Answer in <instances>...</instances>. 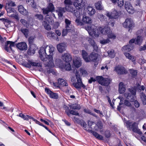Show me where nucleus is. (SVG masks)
<instances>
[{
	"mask_svg": "<svg viewBox=\"0 0 146 146\" xmlns=\"http://www.w3.org/2000/svg\"><path fill=\"white\" fill-rule=\"evenodd\" d=\"M21 31L23 33V34L25 35L27 37V36L28 35L29 31L27 29H21Z\"/></svg>",
	"mask_w": 146,
	"mask_h": 146,
	"instance_id": "nucleus-55",
	"label": "nucleus"
},
{
	"mask_svg": "<svg viewBox=\"0 0 146 146\" xmlns=\"http://www.w3.org/2000/svg\"><path fill=\"white\" fill-rule=\"evenodd\" d=\"M36 49V47L35 44H31L29 49V52H30L31 53V54H34L35 53V50Z\"/></svg>",
	"mask_w": 146,
	"mask_h": 146,
	"instance_id": "nucleus-38",
	"label": "nucleus"
},
{
	"mask_svg": "<svg viewBox=\"0 0 146 146\" xmlns=\"http://www.w3.org/2000/svg\"><path fill=\"white\" fill-rule=\"evenodd\" d=\"M64 66V67L62 68H64L66 70L69 71L71 69L70 64L68 62H66Z\"/></svg>",
	"mask_w": 146,
	"mask_h": 146,
	"instance_id": "nucleus-50",
	"label": "nucleus"
},
{
	"mask_svg": "<svg viewBox=\"0 0 146 146\" xmlns=\"http://www.w3.org/2000/svg\"><path fill=\"white\" fill-rule=\"evenodd\" d=\"M55 51V48L52 45H47L41 47L39 51V56L43 61H47L46 65L49 67L54 66L52 56Z\"/></svg>",
	"mask_w": 146,
	"mask_h": 146,
	"instance_id": "nucleus-1",
	"label": "nucleus"
},
{
	"mask_svg": "<svg viewBox=\"0 0 146 146\" xmlns=\"http://www.w3.org/2000/svg\"><path fill=\"white\" fill-rule=\"evenodd\" d=\"M75 22L78 25H83L82 21H81L80 20V17L79 18V15L77 16V18L75 20Z\"/></svg>",
	"mask_w": 146,
	"mask_h": 146,
	"instance_id": "nucleus-48",
	"label": "nucleus"
},
{
	"mask_svg": "<svg viewBox=\"0 0 146 146\" xmlns=\"http://www.w3.org/2000/svg\"><path fill=\"white\" fill-rule=\"evenodd\" d=\"M110 42L109 38H107L106 39H103L101 40L100 42L102 44H105L109 43Z\"/></svg>",
	"mask_w": 146,
	"mask_h": 146,
	"instance_id": "nucleus-54",
	"label": "nucleus"
},
{
	"mask_svg": "<svg viewBox=\"0 0 146 146\" xmlns=\"http://www.w3.org/2000/svg\"><path fill=\"white\" fill-rule=\"evenodd\" d=\"M65 10L68 11L73 12L75 11V8L72 6V5L65 6V8L59 7L56 10L58 15L59 17H62Z\"/></svg>",
	"mask_w": 146,
	"mask_h": 146,
	"instance_id": "nucleus-3",
	"label": "nucleus"
},
{
	"mask_svg": "<svg viewBox=\"0 0 146 146\" xmlns=\"http://www.w3.org/2000/svg\"><path fill=\"white\" fill-rule=\"evenodd\" d=\"M96 80L101 85L107 86L110 84L111 80L108 78H104L102 76H97L96 77Z\"/></svg>",
	"mask_w": 146,
	"mask_h": 146,
	"instance_id": "nucleus-5",
	"label": "nucleus"
},
{
	"mask_svg": "<svg viewBox=\"0 0 146 146\" xmlns=\"http://www.w3.org/2000/svg\"><path fill=\"white\" fill-rule=\"evenodd\" d=\"M97 16L101 21H103L106 20V17L102 14H98Z\"/></svg>",
	"mask_w": 146,
	"mask_h": 146,
	"instance_id": "nucleus-51",
	"label": "nucleus"
},
{
	"mask_svg": "<svg viewBox=\"0 0 146 146\" xmlns=\"http://www.w3.org/2000/svg\"><path fill=\"white\" fill-rule=\"evenodd\" d=\"M24 64L26 67L29 68H31V66L36 67H41L42 66L40 63L34 62L32 60H28V62H25Z\"/></svg>",
	"mask_w": 146,
	"mask_h": 146,
	"instance_id": "nucleus-13",
	"label": "nucleus"
},
{
	"mask_svg": "<svg viewBox=\"0 0 146 146\" xmlns=\"http://www.w3.org/2000/svg\"><path fill=\"white\" fill-rule=\"evenodd\" d=\"M114 70L119 74H126L127 72L123 67L119 66H116L114 68Z\"/></svg>",
	"mask_w": 146,
	"mask_h": 146,
	"instance_id": "nucleus-14",
	"label": "nucleus"
},
{
	"mask_svg": "<svg viewBox=\"0 0 146 146\" xmlns=\"http://www.w3.org/2000/svg\"><path fill=\"white\" fill-rule=\"evenodd\" d=\"M82 55L83 58L86 62H89V60L88 59V54L84 50L82 51Z\"/></svg>",
	"mask_w": 146,
	"mask_h": 146,
	"instance_id": "nucleus-37",
	"label": "nucleus"
},
{
	"mask_svg": "<svg viewBox=\"0 0 146 146\" xmlns=\"http://www.w3.org/2000/svg\"><path fill=\"white\" fill-rule=\"evenodd\" d=\"M81 64V59L80 57H76L73 59V65L76 68L80 67Z\"/></svg>",
	"mask_w": 146,
	"mask_h": 146,
	"instance_id": "nucleus-19",
	"label": "nucleus"
},
{
	"mask_svg": "<svg viewBox=\"0 0 146 146\" xmlns=\"http://www.w3.org/2000/svg\"><path fill=\"white\" fill-rule=\"evenodd\" d=\"M15 5V3L12 1H10L8 3H6V6H8L9 7H14Z\"/></svg>",
	"mask_w": 146,
	"mask_h": 146,
	"instance_id": "nucleus-59",
	"label": "nucleus"
},
{
	"mask_svg": "<svg viewBox=\"0 0 146 146\" xmlns=\"http://www.w3.org/2000/svg\"><path fill=\"white\" fill-rule=\"evenodd\" d=\"M124 105H125V106H130L131 105L130 103L128 101L126 100L125 101L124 104H123V105L122 106V107Z\"/></svg>",
	"mask_w": 146,
	"mask_h": 146,
	"instance_id": "nucleus-64",
	"label": "nucleus"
},
{
	"mask_svg": "<svg viewBox=\"0 0 146 146\" xmlns=\"http://www.w3.org/2000/svg\"><path fill=\"white\" fill-rule=\"evenodd\" d=\"M5 8L8 15H10L11 13H14L16 11L13 8L9 7L8 6H6Z\"/></svg>",
	"mask_w": 146,
	"mask_h": 146,
	"instance_id": "nucleus-41",
	"label": "nucleus"
},
{
	"mask_svg": "<svg viewBox=\"0 0 146 146\" xmlns=\"http://www.w3.org/2000/svg\"><path fill=\"white\" fill-rule=\"evenodd\" d=\"M75 74V76L76 77L77 82L74 84L73 86L76 88L80 89L82 87L84 88L85 86L82 83L81 79L78 71L76 70Z\"/></svg>",
	"mask_w": 146,
	"mask_h": 146,
	"instance_id": "nucleus-8",
	"label": "nucleus"
},
{
	"mask_svg": "<svg viewBox=\"0 0 146 146\" xmlns=\"http://www.w3.org/2000/svg\"><path fill=\"white\" fill-rule=\"evenodd\" d=\"M74 5L76 8L78 9H82L85 5L82 0H76Z\"/></svg>",
	"mask_w": 146,
	"mask_h": 146,
	"instance_id": "nucleus-15",
	"label": "nucleus"
},
{
	"mask_svg": "<svg viewBox=\"0 0 146 146\" xmlns=\"http://www.w3.org/2000/svg\"><path fill=\"white\" fill-rule=\"evenodd\" d=\"M35 17L37 19L40 20H42L43 19V17L42 15L40 14H36L35 15Z\"/></svg>",
	"mask_w": 146,
	"mask_h": 146,
	"instance_id": "nucleus-56",
	"label": "nucleus"
},
{
	"mask_svg": "<svg viewBox=\"0 0 146 146\" xmlns=\"http://www.w3.org/2000/svg\"><path fill=\"white\" fill-rule=\"evenodd\" d=\"M130 74L133 77L137 75V70H134L133 69H130L129 70Z\"/></svg>",
	"mask_w": 146,
	"mask_h": 146,
	"instance_id": "nucleus-52",
	"label": "nucleus"
},
{
	"mask_svg": "<svg viewBox=\"0 0 146 146\" xmlns=\"http://www.w3.org/2000/svg\"><path fill=\"white\" fill-rule=\"evenodd\" d=\"M112 2L115 4L116 3H117V5L118 6L121 7L123 6L124 4V1L123 0H110Z\"/></svg>",
	"mask_w": 146,
	"mask_h": 146,
	"instance_id": "nucleus-36",
	"label": "nucleus"
},
{
	"mask_svg": "<svg viewBox=\"0 0 146 146\" xmlns=\"http://www.w3.org/2000/svg\"><path fill=\"white\" fill-rule=\"evenodd\" d=\"M126 123V126L127 128L129 129H131L135 133H136L139 134H141L142 132L140 130L138 129L137 127V124L135 122H134L132 124L131 127V122L129 121H127L125 122Z\"/></svg>",
	"mask_w": 146,
	"mask_h": 146,
	"instance_id": "nucleus-7",
	"label": "nucleus"
},
{
	"mask_svg": "<svg viewBox=\"0 0 146 146\" xmlns=\"http://www.w3.org/2000/svg\"><path fill=\"white\" fill-rule=\"evenodd\" d=\"M85 29L88 31L89 35L92 36L98 37L100 34L98 30L94 25H90L85 27Z\"/></svg>",
	"mask_w": 146,
	"mask_h": 146,
	"instance_id": "nucleus-4",
	"label": "nucleus"
},
{
	"mask_svg": "<svg viewBox=\"0 0 146 146\" xmlns=\"http://www.w3.org/2000/svg\"><path fill=\"white\" fill-rule=\"evenodd\" d=\"M18 10L21 14L24 15H26L28 14L27 10L25 9L23 7L22 5H20L19 6Z\"/></svg>",
	"mask_w": 146,
	"mask_h": 146,
	"instance_id": "nucleus-33",
	"label": "nucleus"
},
{
	"mask_svg": "<svg viewBox=\"0 0 146 146\" xmlns=\"http://www.w3.org/2000/svg\"><path fill=\"white\" fill-rule=\"evenodd\" d=\"M62 59L66 62H69L71 60V57L70 54L68 53H65L62 56Z\"/></svg>",
	"mask_w": 146,
	"mask_h": 146,
	"instance_id": "nucleus-25",
	"label": "nucleus"
},
{
	"mask_svg": "<svg viewBox=\"0 0 146 146\" xmlns=\"http://www.w3.org/2000/svg\"><path fill=\"white\" fill-rule=\"evenodd\" d=\"M95 6L96 9L98 10H102L103 9V7L102 5V2L101 1H98L96 3Z\"/></svg>",
	"mask_w": 146,
	"mask_h": 146,
	"instance_id": "nucleus-39",
	"label": "nucleus"
},
{
	"mask_svg": "<svg viewBox=\"0 0 146 146\" xmlns=\"http://www.w3.org/2000/svg\"><path fill=\"white\" fill-rule=\"evenodd\" d=\"M82 21L83 25L84 24H90L92 22V20L91 18L88 16L84 15L83 16Z\"/></svg>",
	"mask_w": 146,
	"mask_h": 146,
	"instance_id": "nucleus-24",
	"label": "nucleus"
},
{
	"mask_svg": "<svg viewBox=\"0 0 146 146\" xmlns=\"http://www.w3.org/2000/svg\"><path fill=\"white\" fill-rule=\"evenodd\" d=\"M88 125L91 129H93L95 130L98 131L100 130V132H102L103 131L102 130H101L103 127L102 123L100 122L96 124L94 122L91 121H88Z\"/></svg>",
	"mask_w": 146,
	"mask_h": 146,
	"instance_id": "nucleus-9",
	"label": "nucleus"
},
{
	"mask_svg": "<svg viewBox=\"0 0 146 146\" xmlns=\"http://www.w3.org/2000/svg\"><path fill=\"white\" fill-rule=\"evenodd\" d=\"M108 53L109 56L111 58H113L115 56V53L113 50L108 51Z\"/></svg>",
	"mask_w": 146,
	"mask_h": 146,
	"instance_id": "nucleus-49",
	"label": "nucleus"
},
{
	"mask_svg": "<svg viewBox=\"0 0 146 146\" xmlns=\"http://www.w3.org/2000/svg\"><path fill=\"white\" fill-rule=\"evenodd\" d=\"M129 92H126L124 94L125 96L126 97V98L130 102L134 101V104L135 107L136 108L139 107V103L136 100L134 101L136 94V88L134 87V88H129Z\"/></svg>",
	"mask_w": 146,
	"mask_h": 146,
	"instance_id": "nucleus-2",
	"label": "nucleus"
},
{
	"mask_svg": "<svg viewBox=\"0 0 146 146\" xmlns=\"http://www.w3.org/2000/svg\"><path fill=\"white\" fill-rule=\"evenodd\" d=\"M98 30L101 33L104 35H107L109 33L111 32V30L110 28L107 26L104 27H99L98 28Z\"/></svg>",
	"mask_w": 146,
	"mask_h": 146,
	"instance_id": "nucleus-20",
	"label": "nucleus"
},
{
	"mask_svg": "<svg viewBox=\"0 0 146 146\" xmlns=\"http://www.w3.org/2000/svg\"><path fill=\"white\" fill-rule=\"evenodd\" d=\"M54 7L52 3H49L47 7L46 8H43L42 10L44 14H48L49 12H52L54 10Z\"/></svg>",
	"mask_w": 146,
	"mask_h": 146,
	"instance_id": "nucleus-12",
	"label": "nucleus"
},
{
	"mask_svg": "<svg viewBox=\"0 0 146 146\" xmlns=\"http://www.w3.org/2000/svg\"><path fill=\"white\" fill-rule=\"evenodd\" d=\"M54 22V21L50 17L47 15L44 21L42 22V25L44 28L48 31H50L51 29V27L50 26Z\"/></svg>",
	"mask_w": 146,
	"mask_h": 146,
	"instance_id": "nucleus-6",
	"label": "nucleus"
},
{
	"mask_svg": "<svg viewBox=\"0 0 146 146\" xmlns=\"http://www.w3.org/2000/svg\"><path fill=\"white\" fill-rule=\"evenodd\" d=\"M98 57V54L94 52H92L88 56L89 62L90 61L95 62L97 60Z\"/></svg>",
	"mask_w": 146,
	"mask_h": 146,
	"instance_id": "nucleus-28",
	"label": "nucleus"
},
{
	"mask_svg": "<svg viewBox=\"0 0 146 146\" xmlns=\"http://www.w3.org/2000/svg\"><path fill=\"white\" fill-rule=\"evenodd\" d=\"M88 131L92 133L93 135L96 138L100 140H103V136L99 135L96 132H95L91 130L88 129Z\"/></svg>",
	"mask_w": 146,
	"mask_h": 146,
	"instance_id": "nucleus-31",
	"label": "nucleus"
},
{
	"mask_svg": "<svg viewBox=\"0 0 146 146\" xmlns=\"http://www.w3.org/2000/svg\"><path fill=\"white\" fill-rule=\"evenodd\" d=\"M79 124H80L82 126H83L84 129L88 131V130L89 129L87 130L86 129L87 125L84 121L82 120Z\"/></svg>",
	"mask_w": 146,
	"mask_h": 146,
	"instance_id": "nucleus-61",
	"label": "nucleus"
},
{
	"mask_svg": "<svg viewBox=\"0 0 146 146\" xmlns=\"http://www.w3.org/2000/svg\"><path fill=\"white\" fill-rule=\"evenodd\" d=\"M73 30L69 29L66 28L63 29L62 30V35L63 36H66L67 34L68 33L70 32H71V31H73Z\"/></svg>",
	"mask_w": 146,
	"mask_h": 146,
	"instance_id": "nucleus-44",
	"label": "nucleus"
},
{
	"mask_svg": "<svg viewBox=\"0 0 146 146\" xmlns=\"http://www.w3.org/2000/svg\"><path fill=\"white\" fill-rule=\"evenodd\" d=\"M119 99H120V102L119 103V105L117 106V110L120 111L121 110V108L122 107V105H123V98L122 96H119L118 97Z\"/></svg>",
	"mask_w": 146,
	"mask_h": 146,
	"instance_id": "nucleus-43",
	"label": "nucleus"
},
{
	"mask_svg": "<svg viewBox=\"0 0 146 146\" xmlns=\"http://www.w3.org/2000/svg\"><path fill=\"white\" fill-rule=\"evenodd\" d=\"M15 43L12 41H7L5 44V48L7 52H10L12 50V48L14 46Z\"/></svg>",
	"mask_w": 146,
	"mask_h": 146,
	"instance_id": "nucleus-17",
	"label": "nucleus"
},
{
	"mask_svg": "<svg viewBox=\"0 0 146 146\" xmlns=\"http://www.w3.org/2000/svg\"><path fill=\"white\" fill-rule=\"evenodd\" d=\"M79 70L82 76H85L87 75L88 72L84 68H80Z\"/></svg>",
	"mask_w": 146,
	"mask_h": 146,
	"instance_id": "nucleus-45",
	"label": "nucleus"
},
{
	"mask_svg": "<svg viewBox=\"0 0 146 146\" xmlns=\"http://www.w3.org/2000/svg\"><path fill=\"white\" fill-rule=\"evenodd\" d=\"M70 107L72 109L78 110H80L81 108L80 105L76 104H71Z\"/></svg>",
	"mask_w": 146,
	"mask_h": 146,
	"instance_id": "nucleus-47",
	"label": "nucleus"
},
{
	"mask_svg": "<svg viewBox=\"0 0 146 146\" xmlns=\"http://www.w3.org/2000/svg\"><path fill=\"white\" fill-rule=\"evenodd\" d=\"M71 21L67 19H65V28H69L73 30L74 27L72 25H70Z\"/></svg>",
	"mask_w": 146,
	"mask_h": 146,
	"instance_id": "nucleus-35",
	"label": "nucleus"
},
{
	"mask_svg": "<svg viewBox=\"0 0 146 146\" xmlns=\"http://www.w3.org/2000/svg\"><path fill=\"white\" fill-rule=\"evenodd\" d=\"M124 6L125 9L129 13L132 14L134 12V8L129 2H126Z\"/></svg>",
	"mask_w": 146,
	"mask_h": 146,
	"instance_id": "nucleus-16",
	"label": "nucleus"
},
{
	"mask_svg": "<svg viewBox=\"0 0 146 146\" xmlns=\"http://www.w3.org/2000/svg\"><path fill=\"white\" fill-rule=\"evenodd\" d=\"M84 111L86 113H89L90 115H93L95 117H96L95 114L94 113L91 112L90 110L88 109H84Z\"/></svg>",
	"mask_w": 146,
	"mask_h": 146,
	"instance_id": "nucleus-62",
	"label": "nucleus"
},
{
	"mask_svg": "<svg viewBox=\"0 0 146 146\" xmlns=\"http://www.w3.org/2000/svg\"><path fill=\"white\" fill-rule=\"evenodd\" d=\"M140 98L142 102V103L143 105L146 104V96L145 94L142 93L141 94Z\"/></svg>",
	"mask_w": 146,
	"mask_h": 146,
	"instance_id": "nucleus-46",
	"label": "nucleus"
},
{
	"mask_svg": "<svg viewBox=\"0 0 146 146\" xmlns=\"http://www.w3.org/2000/svg\"><path fill=\"white\" fill-rule=\"evenodd\" d=\"M134 47V45L131 43L127 45H126L123 46L122 49V51L124 52V53H126V52H129L132 50Z\"/></svg>",
	"mask_w": 146,
	"mask_h": 146,
	"instance_id": "nucleus-23",
	"label": "nucleus"
},
{
	"mask_svg": "<svg viewBox=\"0 0 146 146\" xmlns=\"http://www.w3.org/2000/svg\"><path fill=\"white\" fill-rule=\"evenodd\" d=\"M46 35L50 39L54 38L55 35H56L55 33L52 31H49L47 32L46 33Z\"/></svg>",
	"mask_w": 146,
	"mask_h": 146,
	"instance_id": "nucleus-42",
	"label": "nucleus"
},
{
	"mask_svg": "<svg viewBox=\"0 0 146 146\" xmlns=\"http://www.w3.org/2000/svg\"><path fill=\"white\" fill-rule=\"evenodd\" d=\"M108 37L110 38L115 39L116 38V36L111 31L107 35Z\"/></svg>",
	"mask_w": 146,
	"mask_h": 146,
	"instance_id": "nucleus-53",
	"label": "nucleus"
},
{
	"mask_svg": "<svg viewBox=\"0 0 146 146\" xmlns=\"http://www.w3.org/2000/svg\"><path fill=\"white\" fill-rule=\"evenodd\" d=\"M27 3L34 8H36V5L34 0H27Z\"/></svg>",
	"mask_w": 146,
	"mask_h": 146,
	"instance_id": "nucleus-40",
	"label": "nucleus"
},
{
	"mask_svg": "<svg viewBox=\"0 0 146 146\" xmlns=\"http://www.w3.org/2000/svg\"><path fill=\"white\" fill-rule=\"evenodd\" d=\"M66 45L65 43H62L58 44L57 46L58 50L59 52L62 53L65 50Z\"/></svg>",
	"mask_w": 146,
	"mask_h": 146,
	"instance_id": "nucleus-22",
	"label": "nucleus"
},
{
	"mask_svg": "<svg viewBox=\"0 0 146 146\" xmlns=\"http://www.w3.org/2000/svg\"><path fill=\"white\" fill-rule=\"evenodd\" d=\"M65 6L72 5V2L71 0H65L64 1Z\"/></svg>",
	"mask_w": 146,
	"mask_h": 146,
	"instance_id": "nucleus-58",
	"label": "nucleus"
},
{
	"mask_svg": "<svg viewBox=\"0 0 146 146\" xmlns=\"http://www.w3.org/2000/svg\"><path fill=\"white\" fill-rule=\"evenodd\" d=\"M142 40V38L141 36H138L135 40L133 39L130 40L129 41V43L130 44L131 43L133 44L134 43L135 44H140L141 43Z\"/></svg>",
	"mask_w": 146,
	"mask_h": 146,
	"instance_id": "nucleus-26",
	"label": "nucleus"
},
{
	"mask_svg": "<svg viewBox=\"0 0 146 146\" xmlns=\"http://www.w3.org/2000/svg\"><path fill=\"white\" fill-rule=\"evenodd\" d=\"M124 54L127 58L131 60L134 63L135 62L136 58L135 56L132 55L128 53H125Z\"/></svg>",
	"mask_w": 146,
	"mask_h": 146,
	"instance_id": "nucleus-32",
	"label": "nucleus"
},
{
	"mask_svg": "<svg viewBox=\"0 0 146 146\" xmlns=\"http://www.w3.org/2000/svg\"><path fill=\"white\" fill-rule=\"evenodd\" d=\"M58 83L59 85L62 87L67 86L68 85L66 81L61 78H60L58 79Z\"/></svg>",
	"mask_w": 146,
	"mask_h": 146,
	"instance_id": "nucleus-30",
	"label": "nucleus"
},
{
	"mask_svg": "<svg viewBox=\"0 0 146 146\" xmlns=\"http://www.w3.org/2000/svg\"><path fill=\"white\" fill-rule=\"evenodd\" d=\"M17 47L21 50H26L27 49V46L26 43L24 42L18 43L16 45Z\"/></svg>",
	"mask_w": 146,
	"mask_h": 146,
	"instance_id": "nucleus-21",
	"label": "nucleus"
},
{
	"mask_svg": "<svg viewBox=\"0 0 146 146\" xmlns=\"http://www.w3.org/2000/svg\"><path fill=\"white\" fill-rule=\"evenodd\" d=\"M86 9L88 13L90 16H92L96 13L95 9L92 7L88 6Z\"/></svg>",
	"mask_w": 146,
	"mask_h": 146,
	"instance_id": "nucleus-29",
	"label": "nucleus"
},
{
	"mask_svg": "<svg viewBox=\"0 0 146 146\" xmlns=\"http://www.w3.org/2000/svg\"><path fill=\"white\" fill-rule=\"evenodd\" d=\"M21 22L25 26L28 27L29 26L28 23H27V21L24 19H21L20 20Z\"/></svg>",
	"mask_w": 146,
	"mask_h": 146,
	"instance_id": "nucleus-57",
	"label": "nucleus"
},
{
	"mask_svg": "<svg viewBox=\"0 0 146 146\" xmlns=\"http://www.w3.org/2000/svg\"><path fill=\"white\" fill-rule=\"evenodd\" d=\"M125 90V86L122 82L119 83L118 86V91L119 93L123 94Z\"/></svg>",
	"mask_w": 146,
	"mask_h": 146,
	"instance_id": "nucleus-27",
	"label": "nucleus"
},
{
	"mask_svg": "<svg viewBox=\"0 0 146 146\" xmlns=\"http://www.w3.org/2000/svg\"><path fill=\"white\" fill-rule=\"evenodd\" d=\"M56 65L61 68L64 67V66L63 64V62L60 59L58 58L55 61Z\"/></svg>",
	"mask_w": 146,
	"mask_h": 146,
	"instance_id": "nucleus-34",
	"label": "nucleus"
},
{
	"mask_svg": "<svg viewBox=\"0 0 146 146\" xmlns=\"http://www.w3.org/2000/svg\"><path fill=\"white\" fill-rule=\"evenodd\" d=\"M8 16L10 17H14L16 19H19V17L18 15L16 13V11L13 14L11 15H9Z\"/></svg>",
	"mask_w": 146,
	"mask_h": 146,
	"instance_id": "nucleus-60",
	"label": "nucleus"
},
{
	"mask_svg": "<svg viewBox=\"0 0 146 146\" xmlns=\"http://www.w3.org/2000/svg\"><path fill=\"white\" fill-rule=\"evenodd\" d=\"M123 25L125 28H129L130 29L134 27V24L133 21L129 19H126Z\"/></svg>",
	"mask_w": 146,
	"mask_h": 146,
	"instance_id": "nucleus-11",
	"label": "nucleus"
},
{
	"mask_svg": "<svg viewBox=\"0 0 146 146\" xmlns=\"http://www.w3.org/2000/svg\"><path fill=\"white\" fill-rule=\"evenodd\" d=\"M45 92L49 95L50 97L53 99H56L58 98V94L57 93H54L52 92L49 89L46 88L45 89Z\"/></svg>",
	"mask_w": 146,
	"mask_h": 146,
	"instance_id": "nucleus-18",
	"label": "nucleus"
},
{
	"mask_svg": "<svg viewBox=\"0 0 146 146\" xmlns=\"http://www.w3.org/2000/svg\"><path fill=\"white\" fill-rule=\"evenodd\" d=\"M73 120L74 122L76 123L79 124L80 123L82 120H80L78 118L75 117H74Z\"/></svg>",
	"mask_w": 146,
	"mask_h": 146,
	"instance_id": "nucleus-63",
	"label": "nucleus"
},
{
	"mask_svg": "<svg viewBox=\"0 0 146 146\" xmlns=\"http://www.w3.org/2000/svg\"><path fill=\"white\" fill-rule=\"evenodd\" d=\"M119 12L115 9H113L111 13L107 11L106 13V15L109 19H116L118 18L119 16Z\"/></svg>",
	"mask_w": 146,
	"mask_h": 146,
	"instance_id": "nucleus-10",
	"label": "nucleus"
}]
</instances>
